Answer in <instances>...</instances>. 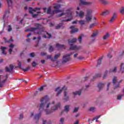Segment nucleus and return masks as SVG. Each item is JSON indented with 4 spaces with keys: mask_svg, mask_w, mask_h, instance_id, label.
I'll return each instance as SVG.
<instances>
[{
    "mask_svg": "<svg viewBox=\"0 0 124 124\" xmlns=\"http://www.w3.org/2000/svg\"><path fill=\"white\" fill-rule=\"evenodd\" d=\"M30 68H31V66H29L26 69H22V70H23L24 72H27V71H28Z\"/></svg>",
    "mask_w": 124,
    "mask_h": 124,
    "instance_id": "nucleus-45",
    "label": "nucleus"
},
{
    "mask_svg": "<svg viewBox=\"0 0 124 124\" xmlns=\"http://www.w3.org/2000/svg\"><path fill=\"white\" fill-rule=\"evenodd\" d=\"M5 80H3V81H2V83H4V82H5V81H6V80L7 79V78H8V75H6L5 76Z\"/></svg>",
    "mask_w": 124,
    "mask_h": 124,
    "instance_id": "nucleus-51",
    "label": "nucleus"
},
{
    "mask_svg": "<svg viewBox=\"0 0 124 124\" xmlns=\"http://www.w3.org/2000/svg\"><path fill=\"white\" fill-rule=\"evenodd\" d=\"M12 51H13V49L12 48L9 49V52L10 54H11V53H12Z\"/></svg>",
    "mask_w": 124,
    "mask_h": 124,
    "instance_id": "nucleus-63",
    "label": "nucleus"
},
{
    "mask_svg": "<svg viewBox=\"0 0 124 124\" xmlns=\"http://www.w3.org/2000/svg\"><path fill=\"white\" fill-rule=\"evenodd\" d=\"M36 10H40V8H36L31 11H29V13L32 15L33 18H35L36 16H38V14H33V11L35 12Z\"/></svg>",
    "mask_w": 124,
    "mask_h": 124,
    "instance_id": "nucleus-8",
    "label": "nucleus"
},
{
    "mask_svg": "<svg viewBox=\"0 0 124 124\" xmlns=\"http://www.w3.org/2000/svg\"><path fill=\"white\" fill-rule=\"evenodd\" d=\"M78 23H79V24L80 25H84V24H85V20H79L78 21Z\"/></svg>",
    "mask_w": 124,
    "mask_h": 124,
    "instance_id": "nucleus-46",
    "label": "nucleus"
},
{
    "mask_svg": "<svg viewBox=\"0 0 124 124\" xmlns=\"http://www.w3.org/2000/svg\"><path fill=\"white\" fill-rule=\"evenodd\" d=\"M49 52L51 53L54 51V47L52 46H49V47L48 48Z\"/></svg>",
    "mask_w": 124,
    "mask_h": 124,
    "instance_id": "nucleus-33",
    "label": "nucleus"
},
{
    "mask_svg": "<svg viewBox=\"0 0 124 124\" xmlns=\"http://www.w3.org/2000/svg\"><path fill=\"white\" fill-rule=\"evenodd\" d=\"M120 12L121 14H122V15H124V7H122L121 9L120 10Z\"/></svg>",
    "mask_w": 124,
    "mask_h": 124,
    "instance_id": "nucleus-34",
    "label": "nucleus"
},
{
    "mask_svg": "<svg viewBox=\"0 0 124 124\" xmlns=\"http://www.w3.org/2000/svg\"><path fill=\"white\" fill-rule=\"evenodd\" d=\"M18 65L16 67H18V68H20L21 69V68H22V63L19 61H18Z\"/></svg>",
    "mask_w": 124,
    "mask_h": 124,
    "instance_id": "nucleus-37",
    "label": "nucleus"
},
{
    "mask_svg": "<svg viewBox=\"0 0 124 124\" xmlns=\"http://www.w3.org/2000/svg\"><path fill=\"white\" fill-rule=\"evenodd\" d=\"M44 89V87L41 86V87L40 88V89H39V91H40V92H41Z\"/></svg>",
    "mask_w": 124,
    "mask_h": 124,
    "instance_id": "nucleus-61",
    "label": "nucleus"
},
{
    "mask_svg": "<svg viewBox=\"0 0 124 124\" xmlns=\"http://www.w3.org/2000/svg\"><path fill=\"white\" fill-rule=\"evenodd\" d=\"M69 111V106L66 105L64 107V110L61 112V115H62V114H63L64 111L66 112L67 113V112H68Z\"/></svg>",
    "mask_w": 124,
    "mask_h": 124,
    "instance_id": "nucleus-15",
    "label": "nucleus"
},
{
    "mask_svg": "<svg viewBox=\"0 0 124 124\" xmlns=\"http://www.w3.org/2000/svg\"><path fill=\"white\" fill-rule=\"evenodd\" d=\"M62 7V5L61 4H56V5L54 6V9H60Z\"/></svg>",
    "mask_w": 124,
    "mask_h": 124,
    "instance_id": "nucleus-29",
    "label": "nucleus"
},
{
    "mask_svg": "<svg viewBox=\"0 0 124 124\" xmlns=\"http://www.w3.org/2000/svg\"><path fill=\"white\" fill-rule=\"evenodd\" d=\"M72 30L71 31V33H74L75 32H77L78 31V29L74 28V26H71L70 27Z\"/></svg>",
    "mask_w": 124,
    "mask_h": 124,
    "instance_id": "nucleus-14",
    "label": "nucleus"
},
{
    "mask_svg": "<svg viewBox=\"0 0 124 124\" xmlns=\"http://www.w3.org/2000/svg\"><path fill=\"white\" fill-rule=\"evenodd\" d=\"M56 47L58 49V50H60V49H65L66 46L63 45H61L60 44H56Z\"/></svg>",
    "mask_w": 124,
    "mask_h": 124,
    "instance_id": "nucleus-12",
    "label": "nucleus"
},
{
    "mask_svg": "<svg viewBox=\"0 0 124 124\" xmlns=\"http://www.w3.org/2000/svg\"><path fill=\"white\" fill-rule=\"evenodd\" d=\"M32 66L33 67H35V66H36V62H33L32 63Z\"/></svg>",
    "mask_w": 124,
    "mask_h": 124,
    "instance_id": "nucleus-52",
    "label": "nucleus"
},
{
    "mask_svg": "<svg viewBox=\"0 0 124 124\" xmlns=\"http://www.w3.org/2000/svg\"><path fill=\"white\" fill-rule=\"evenodd\" d=\"M46 58L49 60H51V62H55V60L52 58V55H47Z\"/></svg>",
    "mask_w": 124,
    "mask_h": 124,
    "instance_id": "nucleus-32",
    "label": "nucleus"
},
{
    "mask_svg": "<svg viewBox=\"0 0 124 124\" xmlns=\"http://www.w3.org/2000/svg\"><path fill=\"white\" fill-rule=\"evenodd\" d=\"M100 117H101V115L97 116L93 118L92 121H94L95 120H98V118Z\"/></svg>",
    "mask_w": 124,
    "mask_h": 124,
    "instance_id": "nucleus-42",
    "label": "nucleus"
},
{
    "mask_svg": "<svg viewBox=\"0 0 124 124\" xmlns=\"http://www.w3.org/2000/svg\"><path fill=\"white\" fill-rule=\"evenodd\" d=\"M98 35V31H93V34L91 36V37H96V36H97Z\"/></svg>",
    "mask_w": 124,
    "mask_h": 124,
    "instance_id": "nucleus-23",
    "label": "nucleus"
},
{
    "mask_svg": "<svg viewBox=\"0 0 124 124\" xmlns=\"http://www.w3.org/2000/svg\"><path fill=\"white\" fill-rule=\"evenodd\" d=\"M107 73H108V70L106 71V72L104 75V76L103 77V79H105V78H106V77H107Z\"/></svg>",
    "mask_w": 124,
    "mask_h": 124,
    "instance_id": "nucleus-40",
    "label": "nucleus"
},
{
    "mask_svg": "<svg viewBox=\"0 0 124 124\" xmlns=\"http://www.w3.org/2000/svg\"><path fill=\"white\" fill-rule=\"evenodd\" d=\"M117 18V13H114L112 15V16L111 18H110L109 20V23H113L115 22V20H116V18Z\"/></svg>",
    "mask_w": 124,
    "mask_h": 124,
    "instance_id": "nucleus-10",
    "label": "nucleus"
},
{
    "mask_svg": "<svg viewBox=\"0 0 124 124\" xmlns=\"http://www.w3.org/2000/svg\"><path fill=\"white\" fill-rule=\"evenodd\" d=\"M81 48V46H74L73 44H71V46L70 47V50H79Z\"/></svg>",
    "mask_w": 124,
    "mask_h": 124,
    "instance_id": "nucleus-11",
    "label": "nucleus"
},
{
    "mask_svg": "<svg viewBox=\"0 0 124 124\" xmlns=\"http://www.w3.org/2000/svg\"><path fill=\"white\" fill-rule=\"evenodd\" d=\"M64 121V118H61L60 119V122H61V124H63Z\"/></svg>",
    "mask_w": 124,
    "mask_h": 124,
    "instance_id": "nucleus-54",
    "label": "nucleus"
},
{
    "mask_svg": "<svg viewBox=\"0 0 124 124\" xmlns=\"http://www.w3.org/2000/svg\"><path fill=\"white\" fill-rule=\"evenodd\" d=\"M59 12H62V10H54L52 11L51 7L48 8L46 11L47 14H51V15L56 14V13Z\"/></svg>",
    "mask_w": 124,
    "mask_h": 124,
    "instance_id": "nucleus-7",
    "label": "nucleus"
},
{
    "mask_svg": "<svg viewBox=\"0 0 124 124\" xmlns=\"http://www.w3.org/2000/svg\"><path fill=\"white\" fill-rule=\"evenodd\" d=\"M41 39V37L40 36H38L37 38H36V37H34L33 39V40H35V39Z\"/></svg>",
    "mask_w": 124,
    "mask_h": 124,
    "instance_id": "nucleus-53",
    "label": "nucleus"
},
{
    "mask_svg": "<svg viewBox=\"0 0 124 124\" xmlns=\"http://www.w3.org/2000/svg\"><path fill=\"white\" fill-rule=\"evenodd\" d=\"M9 29L8 30V31L10 32L11 31H12V28H11V25H8Z\"/></svg>",
    "mask_w": 124,
    "mask_h": 124,
    "instance_id": "nucleus-50",
    "label": "nucleus"
},
{
    "mask_svg": "<svg viewBox=\"0 0 124 124\" xmlns=\"http://www.w3.org/2000/svg\"><path fill=\"white\" fill-rule=\"evenodd\" d=\"M35 27L27 29L26 31H34L35 34H42V32L45 31L44 27L39 23L35 24Z\"/></svg>",
    "mask_w": 124,
    "mask_h": 124,
    "instance_id": "nucleus-2",
    "label": "nucleus"
},
{
    "mask_svg": "<svg viewBox=\"0 0 124 124\" xmlns=\"http://www.w3.org/2000/svg\"><path fill=\"white\" fill-rule=\"evenodd\" d=\"M51 105V103H49L48 104H47V105H46V108H49V107H50V105Z\"/></svg>",
    "mask_w": 124,
    "mask_h": 124,
    "instance_id": "nucleus-56",
    "label": "nucleus"
},
{
    "mask_svg": "<svg viewBox=\"0 0 124 124\" xmlns=\"http://www.w3.org/2000/svg\"><path fill=\"white\" fill-rule=\"evenodd\" d=\"M8 6H11L13 4V1L12 0H6Z\"/></svg>",
    "mask_w": 124,
    "mask_h": 124,
    "instance_id": "nucleus-27",
    "label": "nucleus"
},
{
    "mask_svg": "<svg viewBox=\"0 0 124 124\" xmlns=\"http://www.w3.org/2000/svg\"><path fill=\"white\" fill-rule=\"evenodd\" d=\"M123 96H124V95L123 94L120 95L118 96L117 99H118L119 100H121V99H122V97H123Z\"/></svg>",
    "mask_w": 124,
    "mask_h": 124,
    "instance_id": "nucleus-47",
    "label": "nucleus"
},
{
    "mask_svg": "<svg viewBox=\"0 0 124 124\" xmlns=\"http://www.w3.org/2000/svg\"><path fill=\"white\" fill-rule=\"evenodd\" d=\"M111 83L110 82L108 83V85H107V91H108L109 90V86H110V84Z\"/></svg>",
    "mask_w": 124,
    "mask_h": 124,
    "instance_id": "nucleus-57",
    "label": "nucleus"
},
{
    "mask_svg": "<svg viewBox=\"0 0 124 124\" xmlns=\"http://www.w3.org/2000/svg\"><path fill=\"white\" fill-rule=\"evenodd\" d=\"M63 28H64V26L62 23H60L56 26V30H59V29H63Z\"/></svg>",
    "mask_w": 124,
    "mask_h": 124,
    "instance_id": "nucleus-17",
    "label": "nucleus"
},
{
    "mask_svg": "<svg viewBox=\"0 0 124 124\" xmlns=\"http://www.w3.org/2000/svg\"><path fill=\"white\" fill-rule=\"evenodd\" d=\"M84 35L83 34H81V36H79L78 38V41L79 43H81L82 42V36H83Z\"/></svg>",
    "mask_w": 124,
    "mask_h": 124,
    "instance_id": "nucleus-43",
    "label": "nucleus"
},
{
    "mask_svg": "<svg viewBox=\"0 0 124 124\" xmlns=\"http://www.w3.org/2000/svg\"><path fill=\"white\" fill-rule=\"evenodd\" d=\"M77 59L78 60H83V59H84V57H83L82 56H79V57H77Z\"/></svg>",
    "mask_w": 124,
    "mask_h": 124,
    "instance_id": "nucleus-59",
    "label": "nucleus"
},
{
    "mask_svg": "<svg viewBox=\"0 0 124 124\" xmlns=\"http://www.w3.org/2000/svg\"><path fill=\"white\" fill-rule=\"evenodd\" d=\"M85 0H80V2L79 3V5H89L90 4V2L85 1Z\"/></svg>",
    "mask_w": 124,
    "mask_h": 124,
    "instance_id": "nucleus-13",
    "label": "nucleus"
},
{
    "mask_svg": "<svg viewBox=\"0 0 124 124\" xmlns=\"http://www.w3.org/2000/svg\"><path fill=\"white\" fill-rule=\"evenodd\" d=\"M109 13H110V12L108 10H106V11L103 12L102 14H101V15L102 16H107V15H108Z\"/></svg>",
    "mask_w": 124,
    "mask_h": 124,
    "instance_id": "nucleus-19",
    "label": "nucleus"
},
{
    "mask_svg": "<svg viewBox=\"0 0 124 124\" xmlns=\"http://www.w3.org/2000/svg\"><path fill=\"white\" fill-rule=\"evenodd\" d=\"M124 66V63H122L120 66V71L122 73H124V67H123Z\"/></svg>",
    "mask_w": 124,
    "mask_h": 124,
    "instance_id": "nucleus-28",
    "label": "nucleus"
},
{
    "mask_svg": "<svg viewBox=\"0 0 124 124\" xmlns=\"http://www.w3.org/2000/svg\"><path fill=\"white\" fill-rule=\"evenodd\" d=\"M61 54L58 53L57 54H56L54 56V60H58L59 59V57H60Z\"/></svg>",
    "mask_w": 124,
    "mask_h": 124,
    "instance_id": "nucleus-35",
    "label": "nucleus"
},
{
    "mask_svg": "<svg viewBox=\"0 0 124 124\" xmlns=\"http://www.w3.org/2000/svg\"><path fill=\"white\" fill-rule=\"evenodd\" d=\"M73 94L74 95H81L82 94V92L81 91H75L74 92H73Z\"/></svg>",
    "mask_w": 124,
    "mask_h": 124,
    "instance_id": "nucleus-18",
    "label": "nucleus"
},
{
    "mask_svg": "<svg viewBox=\"0 0 124 124\" xmlns=\"http://www.w3.org/2000/svg\"><path fill=\"white\" fill-rule=\"evenodd\" d=\"M103 57H102L98 60L97 66H98V65H100V64H101V63H102V59H103Z\"/></svg>",
    "mask_w": 124,
    "mask_h": 124,
    "instance_id": "nucleus-25",
    "label": "nucleus"
},
{
    "mask_svg": "<svg viewBox=\"0 0 124 124\" xmlns=\"http://www.w3.org/2000/svg\"><path fill=\"white\" fill-rule=\"evenodd\" d=\"M101 2L103 3V4H104V5H107L108 4V2L107 0H99Z\"/></svg>",
    "mask_w": 124,
    "mask_h": 124,
    "instance_id": "nucleus-24",
    "label": "nucleus"
},
{
    "mask_svg": "<svg viewBox=\"0 0 124 124\" xmlns=\"http://www.w3.org/2000/svg\"><path fill=\"white\" fill-rule=\"evenodd\" d=\"M60 107H61V103H58L56 106L52 107L51 110L46 109L45 110V112H46V115H50V114H52L53 112L57 111L58 108Z\"/></svg>",
    "mask_w": 124,
    "mask_h": 124,
    "instance_id": "nucleus-4",
    "label": "nucleus"
},
{
    "mask_svg": "<svg viewBox=\"0 0 124 124\" xmlns=\"http://www.w3.org/2000/svg\"><path fill=\"white\" fill-rule=\"evenodd\" d=\"M112 81L113 84H115V83L117 82V78H116V77H114L113 79H112Z\"/></svg>",
    "mask_w": 124,
    "mask_h": 124,
    "instance_id": "nucleus-44",
    "label": "nucleus"
},
{
    "mask_svg": "<svg viewBox=\"0 0 124 124\" xmlns=\"http://www.w3.org/2000/svg\"><path fill=\"white\" fill-rule=\"evenodd\" d=\"M74 124H79V120H76V123Z\"/></svg>",
    "mask_w": 124,
    "mask_h": 124,
    "instance_id": "nucleus-64",
    "label": "nucleus"
},
{
    "mask_svg": "<svg viewBox=\"0 0 124 124\" xmlns=\"http://www.w3.org/2000/svg\"><path fill=\"white\" fill-rule=\"evenodd\" d=\"M95 25H96V23H95L91 24L89 26V28L92 29V28H93V27H94V26H95Z\"/></svg>",
    "mask_w": 124,
    "mask_h": 124,
    "instance_id": "nucleus-39",
    "label": "nucleus"
},
{
    "mask_svg": "<svg viewBox=\"0 0 124 124\" xmlns=\"http://www.w3.org/2000/svg\"><path fill=\"white\" fill-rule=\"evenodd\" d=\"M78 109H79V108H75V109H74V113H75V112H77Z\"/></svg>",
    "mask_w": 124,
    "mask_h": 124,
    "instance_id": "nucleus-55",
    "label": "nucleus"
},
{
    "mask_svg": "<svg viewBox=\"0 0 124 124\" xmlns=\"http://www.w3.org/2000/svg\"><path fill=\"white\" fill-rule=\"evenodd\" d=\"M46 34L48 35V37H47V36L45 34L43 35L44 38H52V35L51 34L48 33V32H46Z\"/></svg>",
    "mask_w": 124,
    "mask_h": 124,
    "instance_id": "nucleus-20",
    "label": "nucleus"
},
{
    "mask_svg": "<svg viewBox=\"0 0 124 124\" xmlns=\"http://www.w3.org/2000/svg\"><path fill=\"white\" fill-rule=\"evenodd\" d=\"M104 87V83H99L97 85V87L99 89V91H101L102 90V88Z\"/></svg>",
    "mask_w": 124,
    "mask_h": 124,
    "instance_id": "nucleus-16",
    "label": "nucleus"
},
{
    "mask_svg": "<svg viewBox=\"0 0 124 124\" xmlns=\"http://www.w3.org/2000/svg\"><path fill=\"white\" fill-rule=\"evenodd\" d=\"M48 101L49 98H48V96H45L41 99V102L42 103L38 105L39 106V112L38 114H36L34 117V120H36V124H38V123H39V118L41 117V115L42 114L41 110H44V107L46 106L47 102H48Z\"/></svg>",
    "mask_w": 124,
    "mask_h": 124,
    "instance_id": "nucleus-1",
    "label": "nucleus"
},
{
    "mask_svg": "<svg viewBox=\"0 0 124 124\" xmlns=\"http://www.w3.org/2000/svg\"><path fill=\"white\" fill-rule=\"evenodd\" d=\"M14 47V45H13V44H11V45H10V47H11L10 48L12 49V48H13Z\"/></svg>",
    "mask_w": 124,
    "mask_h": 124,
    "instance_id": "nucleus-62",
    "label": "nucleus"
},
{
    "mask_svg": "<svg viewBox=\"0 0 124 124\" xmlns=\"http://www.w3.org/2000/svg\"><path fill=\"white\" fill-rule=\"evenodd\" d=\"M84 14L85 13H84L83 11H80L79 13V16L80 17V18H83V16H84Z\"/></svg>",
    "mask_w": 124,
    "mask_h": 124,
    "instance_id": "nucleus-31",
    "label": "nucleus"
},
{
    "mask_svg": "<svg viewBox=\"0 0 124 124\" xmlns=\"http://www.w3.org/2000/svg\"><path fill=\"white\" fill-rule=\"evenodd\" d=\"M0 49L2 51V54H3V55H6V53H5V50H6V47L1 46Z\"/></svg>",
    "mask_w": 124,
    "mask_h": 124,
    "instance_id": "nucleus-21",
    "label": "nucleus"
},
{
    "mask_svg": "<svg viewBox=\"0 0 124 124\" xmlns=\"http://www.w3.org/2000/svg\"><path fill=\"white\" fill-rule=\"evenodd\" d=\"M95 110V108L93 107H92L89 108V110L91 111V112H93Z\"/></svg>",
    "mask_w": 124,
    "mask_h": 124,
    "instance_id": "nucleus-41",
    "label": "nucleus"
},
{
    "mask_svg": "<svg viewBox=\"0 0 124 124\" xmlns=\"http://www.w3.org/2000/svg\"><path fill=\"white\" fill-rule=\"evenodd\" d=\"M30 55L31 58H33L35 56V54H34V52H32L30 53Z\"/></svg>",
    "mask_w": 124,
    "mask_h": 124,
    "instance_id": "nucleus-49",
    "label": "nucleus"
},
{
    "mask_svg": "<svg viewBox=\"0 0 124 124\" xmlns=\"http://www.w3.org/2000/svg\"><path fill=\"white\" fill-rule=\"evenodd\" d=\"M9 66L10 69H9V67H5L6 72H11L13 71V69H14V66H13L12 64H10Z\"/></svg>",
    "mask_w": 124,
    "mask_h": 124,
    "instance_id": "nucleus-9",
    "label": "nucleus"
},
{
    "mask_svg": "<svg viewBox=\"0 0 124 124\" xmlns=\"http://www.w3.org/2000/svg\"><path fill=\"white\" fill-rule=\"evenodd\" d=\"M71 55H72V53L63 56L62 63H66L67 62H69V61H70V58H69V57H70Z\"/></svg>",
    "mask_w": 124,
    "mask_h": 124,
    "instance_id": "nucleus-6",
    "label": "nucleus"
},
{
    "mask_svg": "<svg viewBox=\"0 0 124 124\" xmlns=\"http://www.w3.org/2000/svg\"><path fill=\"white\" fill-rule=\"evenodd\" d=\"M77 41V39L74 38L72 40L69 39L68 42L69 43H75Z\"/></svg>",
    "mask_w": 124,
    "mask_h": 124,
    "instance_id": "nucleus-22",
    "label": "nucleus"
},
{
    "mask_svg": "<svg viewBox=\"0 0 124 124\" xmlns=\"http://www.w3.org/2000/svg\"><path fill=\"white\" fill-rule=\"evenodd\" d=\"M43 10H44V12H45V13H47V8H43Z\"/></svg>",
    "mask_w": 124,
    "mask_h": 124,
    "instance_id": "nucleus-60",
    "label": "nucleus"
},
{
    "mask_svg": "<svg viewBox=\"0 0 124 124\" xmlns=\"http://www.w3.org/2000/svg\"><path fill=\"white\" fill-rule=\"evenodd\" d=\"M116 71H117V67H115L114 69H113V70L110 69L109 70L110 73H111V72H116Z\"/></svg>",
    "mask_w": 124,
    "mask_h": 124,
    "instance_id": "nucleus-38",
    "label": "nucleus"
},
{
    "mask_svg": "<svg viewBox=\"0 0 124 124\" xmlns=\"http://www.w3.org/2000/svg\"><path fill=\"white\" fill-rule=\"evenodd\" d=\"M93 13V10H88L87 12V14L85 16V19L87 23H89L91 20H92V13Z\"/></svg>",
    "mask_w": 124,
    "mask_h": 124,
    "instance_id": "nucleus-5",
    "label": "nucleus"
},
{
    "mask_svg": "<svg viewBox=\"0 0 124 124\" xmlns=\"http://www.w3.org/2000/svg\"><path fill=\"white\" fill-rule=\"evenodd\" d=\"M66 14H67V13H62L61 14L57 15V17H62V16L65 15Z\"/></svg>",
    "mask_w": 124,
    "mask_h": 124,
    "instance_id": "nucleus-36",
    "label": "nucleus"
},
{
    "mask_svg": "<svg viewBox=\"0 0 124 124\" xmlns=\"http://www.w3.org/2000/svg\"><path fill=\"white\" fill-rule=\"evenodd\" d=\"M23 119H24V116L22 114H20L19 120H23Z\"/></svg>",
    "mask_w": 124,
    "mask_h": 124,
    "instance_id": "nucleus-48",
    "label": "nucleus"
},
{
    "mask_svg": "<svg viewBox=\"0 0 124 124\" xmlns=\"http://www.w3.org/2000/svg\"><path fill=\"white\" fill-rule=\"evenodd\" d=\"M100 77H101V74H99V73H98V74H96L94 77H93V79H95V78H100Z\"/></svg>",
    "mask_w": 124,
    "mask_h": 124,
    "instance_id": "nucleus-30",
    "label": "nucleus"
},
{
    "mask_svg": "<svg viewBox=\"0 0 124 124\" xmlns=\"http://www.w3.org/2000/svg\"><path fill=\"white\" fill-rule=\"evenodd\" d=\"M110 37V34L108 33H107L103 37L104 40H106L107 38H109Z\"/></svg>",
    "mask_w": 124,
    "mask_h": 124,
    "instance_id": "nucleus-26",
    "label": "nucleus"
},
{
    "mask_svg": "<svg viewBox=\"0 0 124 124\" xmlns=\"http://www.w3.org/2000/svg\"><path fill=\"white\" fill-rule=\"evenodd\" d=\"M41 56H46V53L44 52H42L41 53Z\"/></svg>",
    "mask_w": 124,
    "mask_h": 124,
    "instance_id": "nucleus-58",
    "label": "nucleus"
},
{
    "mask_svg": "<svg viewBox=\"0 0 124 124\" xmlns=\"http://www.w3.org/2000/svg\"><path fill=\"white\" fill-rule=\"evenodd\" d=\"M61 89V87H58L55 89V92H58L56 96H59L61 93H62V91H64L63 100H64L65 102H67V101H68V100H69V96L67 95V92H66V90H67V87L63 86V87H62V89Z\"/></svg>",
    "mask_w": 124,
    "mask_h": 124,
    "instance_id": "nucleus-3",
    "label": "nucleus"
}]
</instances>
